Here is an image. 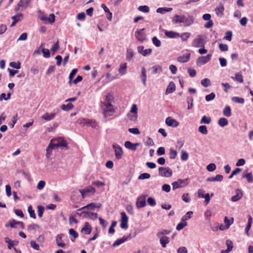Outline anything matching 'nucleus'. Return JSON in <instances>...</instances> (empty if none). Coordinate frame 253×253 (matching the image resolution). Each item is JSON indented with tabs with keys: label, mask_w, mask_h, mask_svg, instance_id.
<instances>
[{
	"label": "nucleus",
	"mask_w": 253,
	"mask_h": 253,
	"mask_svg": "<svg viewBox=\"0 0 253 253\" xmlns=\"http://www.w3.org/2000/svg\"><path fill=\"white\" fill-rule=\"evenodd\" d=\"M30 0H20L18 2V6H21V10L26 8L30 2Z\"/></svg>",
	"instance_id": "72a5a7b5"
},
{
	"label": "nucleus",
	"mask_w": 253,
	"mask_h": 253,
	"mask_svg": "<svg viewBox=\"0 0 253 253\" xmlns=\"http://www.w3.org/2000/svg\"><path fill=\"white\" fill-rule=\"evenodd\" d=\"M242 177L246 178L247 180L249 183H252L253 182V176L252 172L247 173V170L246 171V173H243Z\"/></svg>",
	"instance_id": "2f4dec72"
},
{
	"label": "nucleus",
	"mask_w": 253,
	"mask_h": 253,
	"mask_svg": "<svg viewBox=\"0 0 253 253\" xmlns=\"http://www.w3.org/2000/svg\"><path fill=\"white\" fill-rule=\"evenodd\" d=\"M193 212L192 211H188L182 218L181 221L186 222V220L189 219L191 217V215Z\"/></svg>",
	"instance_id": "c03bdc74"
},
{
	"label": "nucleus",
	"mask_w": 253,
	"mask_h": 253,
	"mask_svg": "<svg viewBox=\"0 0 253 253\" xmlns=\"http://www.w3.org/2000/svg\"><path fill=\"white\" fill-rule=\"evenodd\" d=\"M40 48H41V51L43 53V56L44 57L48 58L50 57V53L49 50L44 48L43 43L40 45Z\"/></svg>",
	"instance_id": "c9c22d12"
},
{
	"label": "nucleus",
	"mask_w": 253,
	"mask_h": 253,
	"mask_svg": "<svg viewBox=\"0 0 253 253\" xmlns=\"http://www.w3.org/2000/svg\"><path fill=\"white\" fill-rule=\"evenodd\" d=\"M151 69L153 70L152 73L153 74H156L162 71V67L160 65L154 66Z\"/></svg>",
	"instance_id": "79ce46f5"
},
{
	"label": "nucleus",
	"mask_w": 253,
	"mask_h": 253,
	"mask_svg": "<svg viewBox=\"0 0 253 253\" xmlns=\"http://www.w3.org/2000/svg\"><path fill=\"white\" fill-rule=\"evenodd\" d=\"M235 195L233 196L231 198V201L233 202H237L240 200L243 197V191L240 189H237L235 190Z\"/></svg>",
	"instance_id": "f3484780"
},
{
	"label": "nucleus",
	"mask_w": 253,
	"mask_h": 253,
	"mask_svg": "<svg viewBox=\"0 0 253 253\" xmlns=\"http://www.w3.org/2000/svg\"><path fill=\"white\" fill-rule=\"evenodd\" d=\"M215 97V94L213 92H211L210 94H208L206 96L205 99L207 101H210L214 99Z\"/></svg>",
	"instance_id": "69168bd1"
},
{
	"label": "nucleus",
	"mask_w": 253,
	"mask_h": 253,
	"mask_svg": "<svg viewBox=\"0 0 253 253\" xmlns=\"http://www.w3.org/2000/svg\"><path fill=\"white\" fill-rule=\"evenodd\" d=\"M95 191H96L95 188L92 186H88L83 189L79 190V192L81 193L83 198H84L86 197V193H91L92 194H94Z\"/></svg>",
	"instance_id": "ddd939ff"
},
{
	"label": "nucleus",
	"mask_w": 253,
	"mask_h": 253,
	"mask_svg": "<svg viewBox=\"0 0 253 253\" xmlns=\"http://www.w3.org/2000/svg\"><path fill=\"white\" fill-rule=\"evenodd\" d=\"M130 113H133L134 114L130 115L129 113L127 115L128 118L131 121H135L137 118V107L136 104H134L132 105L131 110L130 111Z\"/></svg>",
	"instance_id": "9b49d317"
},
{
	"label": "nucleus",
	"mask_w": 253,
	"mask_h": 253,
	"mask_svg": "<svg viewBox=\"0 0 253 253\" xmlns=\"http://www.w3.org/2000/svg\"><path fill=\"white\" fill-rule=\"evenodd\" d=\"M74 107V105L71 103H69L67 104H63L61 106V108L63 111H68L72 109Z\"/></svg>",
	"instance_id": "58836bf2"
},
{
	"label": "nucleus",
	"mask_w": 253,
	"mask_h": 253,
	"mask_svg": "<svg viewBox=\"0 0 253 253\" xmlns=\"http://www.w3.org/2000/svg\"><path fill=\"white\" fill-rule=\"evenodd\" d=\"M172 22L174 24L183 23L184 26L188 27L193 24L194 22V18L192 16L186 17L183 15H175L172 18Z\"/></svg>",
	"instance_id": "7ed1b4c3"
},
{
	"label": "nucleus",
	"mask_w": 253,
	"mask_h": 253,
	"mask_svg": "<svg viewBox=\"0 0 253 253\" xmlns=\"http://www.w3.org/2000/svg\"><path fill=\"white\" fill-rule=\"evenodd\" d=\"M223 179V176L222 175L217 174L215 177H208L206 180L209 182L221 181Z\"/></svg>",
	"instance_id": "bb28decb"
},
{
	"label": "nucleus",
	"mask_w": 253,
	"mask_h": 253,
	"mask_svg": "<svg viewBox=\"0 0 253 253\" xmlns=\"http://www.w3.org/2000/svg\"><path fill=\"white\" fill-rule=\"evenodd\" d=\"M172 171L169 167H160L159 174L163 177H169L172 175Z\"/></svg>",
	"instance_id": "423d86ee"
},
{
	"label": "nucleus",
	"mask_w": 253,
	"mask_h": 253,
	"mask_svg": "<svg viewBox=\"0 0 253 253\" xmlns=\"http://www.w3.org/2000/svg\"><path fill=\"white\" fill-rule=\"evenodd\" d=\"M137 51L138 53L142 54L144 56H146L151 54L152 50L151 48L144 49L143 46H139L137 47Z\"/></svg>",
	"instance_id": "dca6fc26"
},
{
	"label": "nucleus",
	"mask_w": 253,
	"mask_h": 253,
	"mask_svg": "<svg viewBox=\"0 0 253 253\" xmlns=\"http://www.w3.org/2000/svg\"><path fill=\"white\" fill-rule=\"evenodd\" d=\"M201 84L204 87H208L211 85V81L208 78H205L201 81Z\"/></svg>",
	"instance_id": "de8ad7c7"
},
{
	"label": "nucleus",
	"mask_w": 253,
	"mask_h": 253,
	"mask_svg": "<svg viewBox=\"0 0 253 253\" xmlns=\"http://www.w3.org/2000/svg\"><path fill=\"white\" fill-rule=\"evenodd\" d=\"M140 77H141V80L142 81V83H143L144 86H146L147 76H146V71L144 67H142L141 68V74L140 75Z\"/></svg>",
	"instance_id": "c756f323"
},
{
	"label": "nucleus",
	"mask_w": 253,
	"mask_h": 253,
	"mask_svg": "<svg viewBox=\"0 0 253 253\" xmlns=\"http://www.w3.org/2000/svg\"><path fill=\"white\" fill-rule=\"evenodd\" d=\"M204 40L201 35H198L192 42L193 46L199 47L201 46H204Z\"/></svg>",
	"instance_id": "f8f14e48"
},
{
	"label": "nucleus",
	"mask_w": 253,
	"mask_h": 253,
	"mask_svg": "<svg viewBox=\"0 0 253 253\" xmlns=\"http://www.w3.org/2000/svg\"><path fill=\"white\" fill-rule=\"evenodd\" d=\"M127 68V64L124 63L120 64V68L119 69V72L121 75H124L126 73V69Z\"/></svg>",
	"instance_id": "f704fd0d"
},
{
	"label": "nucleus",
	"mask_w": 253,
	"mask_h": 253,
	"mask_svg": "<svg viewBox=\"0 0 253 253\" xmlns=\"http://www.w3.org/2000/svg\"><path fill=\"white\" fill-rule=\"evenodd\" d=\"M211 122V119L210 117H207L204 116L202 117L200 123L201 124H210Z\"/></svg>",
	"instance_id": "09e8293b"
},
{
	"label": "nucleus",
	"mask_w": 253,
	"mask_h": 253,
	"mask_svg": "<svg viewBox=\"0 0 253 253\" xmlns=\"http://www.w3.org/2000/svg\"><path fill=\"white\" fill-rule=\"evenodd\" d=\"M135 38L140 42H143L146 40V35L145 28L137 30L134 33Z\"/></svg>",
	"instance_id": "0eeeda50"
},
{
	"label": "nucleus",
	"mask_w": 253,
	"mask_h": 253,
	"mask_svg": "<svg viewBox=\"0 0 253 253\" xmlns=\"http://www.w3.org/2000/svg\"><path fill=\"white\" fill-rule=\"evenodd\" d=\"M198 131L203 134L206 135L208 131L206 126H200L198 128Z\"/></svg>",
	"instance_id": "a18cd8bd"
},
{
	"label": "nucleus",
	"mask_w": 253,
	"mask_h": 253,
	"mask_svg": "<svg viewBox=\"0 0 253 253\" xmlns=\"http://www.w3.org/2000/svg\"><path fill=\"white\" fill-rule=\"evenodd\" d=\"M138 10L142 12L148 13L149 12L150 8L147 5H141L138 7Z\"/></svg>",
	"instance_id": "49530a36"
},
{
	"label": "nucleus",
	"mask_w": 253,
	"mask_h": 253,
	"mask_svg": "<svg viewBox=\"0 0 253 253\" xmlns=\"http://www.w3.org/2000/svg\"><path fill=\"white\" fill-rule=\"evenodd\" d=\"M252 222V216H251V215H249V218H248V223H247V226L246 227V228H245V234L248 236H249V231L250 230V228L251 227Z\"/></svg>",
	"instance_id": "e433bc0d"
},
{
	"label": "nucleus",
	"mask_w": 253,
	"mask_h": 253,
	"mask_svg": "<svg viewBox=\"0 0 253 253\" xmlns=\"http://www.w3.org/2000/svg\"><path fill=\"white\" fill-rule=\"evenodd\" d=\"M224 8L222 4H220L218 7H217L215 9V13L217 16L219 17H221L223 15Z\"/></svg>",
	"instance_id": "a878e982"
},
{
	"label": "nucleus",
	"mask_w": 253,
	"mask_h": 253,
	"mask_svg": "<svg viewBox=\"0 0 253 253\" xmlns=\"http://www.w3.org/2000/svg\"><path fill=\"white\" fill-rule=\"evenodd\" d=\"M191 34L188 32H185L180 35L179 37L182 39V41H186L190 37Z\"/></svg>",
	"instance_id": "8fccbe9b"
},
{
	"label": "nucleus",
	"mask_w": 253,
	"mask_h": 253,
	"mask_svg": "<svg viewBox=\"0 0 253 253\" xmlns=\"http://www.w3.org/2000/svg\"><path fill=\"white\" fill-rule=\"evenodd\" d=\"M9 226L11 228L14 227L15 225H16L17 224H21V226L22 228L23 229L24 228V224L23 222H22L21 221H16L14 219H12V220H9ZM5 226V227H8L9 225L7 224H6Z\"/></svg>",
	"instance_id": "c85d7f7f"
},
{
	"label": "nucleus",
	"mask_w": 253,
	"mask_h": 253,
	"mask_svg": "<svg viewBox=\"0 0 253 253\" xmlns=\"http://www.w3.org/2000/svg\"><path fill=\"white\" fill-rule=\"evenodd\" d=\"M177 154V153L176 150L173 149L172 148L170 149L169 158L170 159H174L176 158Z\"/></svg>",
	"instance_id": "680f3d73"
},
{
	"label": "nucleus",
	"mask_w": 253,
	"mask_h": 253,
	"mask_svg": "<svg viewBox=\"0 0 253 253\" xmlns=\"http://www.w3.org/2000/svg\"><path fill=\"white\" fill-rule=\"evenodd\" d=\"M139 146V143H132L130 141H127L125 143V146L126 148L132 151H135L137 147Z\"/></svg>",
	"instance_id": "aec40b11"
},
{
	"label": "nucleus",
	"mask_w": 253,
	"mask_h": 253,
	"mask_svg": "<svg viewBox=\"0 0 253 253\" xmlns=\"http://www.w3.org/2000/svg\"><path fill=\"white\" fill-rule=\"evenodd\" d=\"M223 114L225 116L227 117L231 116V113L230 107L226 106L223 109Z\"/></svg>",
	"instance_id": "37998d69"
},
{
	"label": "nucleus",
	"mask_w": 253,
	"mask_h": 253,
	"mask_svg": "<svg viewBox=\"0 0 253 253\" xmlns=\"http://www.w3.org/2000/svg\"><path fill=\"white\" fill-rule=\"evenodd\" d=\"M233 79L239 83H242L243 82V76L240 73H237L235 74V76Z\"/></svg>",
	"instance_id": "5fc2aeb1"
},
{
	"label": "nucleus",
	"mask_w": 253,
	"mask_h": 253,
	"mask_svg": "<svg viewBox=\"0 0 253 253\" xmlns=\"http://www.w3.org/2000/svg\"><path fill=\"white\" fill-rule=\"evenodd\" d=\"M172 10V8L169 7H159L156 10V12L161 14H164L166 12H170Z\"/></svg>",
	"instance_id": "4c0bfd02"
},
{
	"label": "nucleus",
	"mask_w": 253,
	"mask_h": 253,
	"mask_svg": "<svg viewBox=\"0 0 253 253\" xmlns=\"http://www.w3.org/2000/svg\"><path fill=\"white\" fill-rule=\"evenodd\" d=\"M39 228V225L36 223H33L28 226L27 230L29 231L36 230Z\"/></svg>",
	"instance_id": "603ef678"
},
{
	"label": "nucleus",
	"mask_w": 253,
	"mask_h": 253,
	"mask_svg": "<svg viewBox=\"0 0 253 253\" xmlns=\"http://www.w3.org/2000/svg\"><path fill=\"white\" fill-rule=\"evenodd\" d=\"M160 239V242L163 248H166L167 245L169 242V238L167 236L157 237Z\"/></svg>",
	"instance_id": "4be33fe9"
},
{
	"label": "nucleus",
	"mask_w": 253,
	"mask_h": 253,
	"mask_svg": "<svg viewBox=\"0 0 253 253\" xmlns=\"http://www.w3.org/2000/svg\"><path fill=\"white\" fill-rule=\"evenodd\" d=\"M190 57V54L187 53L177 58V61L180 63H185L189 61Z\"/></svg>",
	"instance_id": "b1692460"
},
{
	"label": "nucleus",
	"mask_w": 253,
	"mask_h": 253,
	"mask_svg": "<svg viewBox=\"0 0 253 253\" xmlns=\"http://www.w3.org/2000/svg\"><path fill=\"white\" fill-rule=\"evenodd\" d=\"M165 123L168 126L173 127H176L179 125V123L177 121L170 117H169L166 119Z\"/></svg>",
	"instance_id": "4468645a"
},
{
	"label": "nucleus",
	"mask_w": 253,
	"mask_h": 253,
	"mask_svg": "<svg viewBox=\"0 0 253 253\" xmlns=\"http://www.w3.org/2000/svg\"><path fill=\"white\" fill-rule=\"evenodd\" d=\"M175 90V85L173 82H171L169 83V84L168 85L166 91V94H168L169 93H171L174 91Z\"/></svg>",
	"instance_id": "cd10ccee"
},
{
	"label": "nucleus",
	"mask_w": 253,
	"mask_h": 253,
	"mask_svg": "<svg viewBox=\"0 0 253 253\" xmlns=\"http://www.w3.org/2000/svg\"><path fill=\"white\" fill-rule=\"evenodd\" d=\"M187 225V223L186 222H184V221H182L180 223H179L176 227V229L177 230H180L181 229H182L184 227H185Z\"/></svg>",
	"instance_id": "13d9d810"
},
{
	"label": "nucleus",
	"mask_w": 253,
	"mask_h": 253,
	"mask_svg": "<svg viewBox=\"0 0 253 253\" xmlns=\"http://www.w3.org/2000/svg\"><path fill=\"white\" fill-rule=\"evenodd\" d=\"M55 15L54 14H50L49 17L45 15H43L40 16V19L43 21L45 24H53L55 21Z\"/></svg>",
	"instance_id": "1a4fd4ad"
},
{
	"label": "nucleus",
	"mask_w": 253,
	"mask_h": 253,
	"mask_svg": "<svg viewBox=\"0 0 253 253\" xmlns=\"http://www.w3.org/2000/svg\"><path fill=\"white\" fill-rule=\"evenodd\" d=\"M193 99L192 97H188L187 98V103H188V109H191L192 108L193 104Z\"/></svg>",
	"instance_id": "bf43d9fd"
},
{
	"label": "nucleus",
	"mask_w": 253,
	"mask_h": 253,
	"mask_svg": "<svg viewBox=\"0 0 253 253\" xmlns=\"http://www.w3.org/2000/svg\"><path fill=\"white\" fill-rule=\"evenodd\" d=\"M113 99V95L109 93L105 96L104 100L100 101L99 105L100 111L105 118L113 116L116 112V109L112 103Z\"/></svg>",
	"instance_id": "f257e3e1"
},
{
	"label": "nucleus",
	"mask_w": 253,
	"mask_h": 253,
	"mask_svg": "<svg viewBox=\"0 0 253 253\" xmlns=\"http://www.w3.org/2000/svg\"><path fill=\"white\" fill-rule=\"evenodd\" d=\"M121 223L120 226L123 229H126L128 227L127 225V221H128V217L126 215L125 212H122L121 213Z\"/></svg>",
	"instance_id": "2eb2a0df"
},
{
	"label": "nucleus",
	"mask_w": 253,
	"mask_h": 253,
	"mask_svg": "<svg viewBox=\"0 0 253 253\" xmlns=\"http://www.w3.org/2000/svg\"><path fill=\"white\" fill-rule=\"evenodd\" d=\"M211 54H208L205 56L199 57L196 61V64L198 66H201L208 63L211 59Z\"/></svg>",
	"instance_id": "9d476101"
},
{
	"label": "nucleus",
	"mask_w": 253,
	"mask_h": 253,
	"mask_svg": "<svg viewBox=\"0 0 253 253\" xmlns=\"http://www.w3.org/2000/svg\"><path fill=\"white\" fill-rule=\"evenodd\" d=\"M165 34L166 37L169 38H176L179 37L180 34L178 33L173 31H165Z\"/></svg>",
	"instance_id": "5701e85b"
},
{
	"label": "nucleus",
	"mask_w": 253,
	"mask_h": 253,
	"mask_svg": "<svg viewBox=\"0 0 253 253\" xmlns=\"http://www.w3.org/2000/svg\"><path fill=\"white\" fill-rule=\"evenodd\" d=\"M228 124V120L225 118H221L219 119L218 124L221 127H224Z\"/></svg>",
	"instance_id": "a19ab883"
},
{
	"label": "nucleus",
	"mask_w": 253,
	"mask_h": 253,
	"mask_svg": "<svg viewBox=\"0 0 253 253\" xmlns=\"http://www.w3.org/2000/svg\"><path fill=\"white\" fill-rule=\"evenodd\" d=\"M28 210L30 217L35 219L36 218V216L35 213V211L32 209V206L30 205L28 207Z\"/></svg>",
	"instance_id": "0e129e2a"
},
{
	"label": "nucleus",
	"mask_w": 253,
	"mask_h": 253,
	"mask_svg": "<svg viewBox=\"0 0 253 253\" xmlns=\"http://www.w3.org/2000/svg\"><path fill=\"white\" fill-rule=\"evenodd\" d=\"M232 100L236 103L243 104L245 102V100L243 98L239 97H233L232 98Z\"/></svg>",
	"instance_id": "4d7b16f0"
},
{
	"label": "nucleus",
	"mask_w": 253,
	"mask_h": 253,
	"mask_svg": "<svg viewBox=\"0 0 253 253\" xmlns=\"http://www.w3.org/2000/svg\"><path fill=\"white\" fill-rule=\"evenodd\" d=\"M67 143L65 139L62 137H59L57 139L51 140L50 144L46 148V156L48 158L51 153L52 149L57 148L59 147H67Z\"/></svg>",
	"instance_id": "f03ea898"
},
{
	"label": "nucleus",
	"mask_w": 253,
	"mask_h": 253,
	"mask_svg": "<svg viewBox=\"0 0 253 253\" xmlns=\"http://www.w3.org/2000/svg\"><path fill=\"white\" fill-rule=\"evenodd\" d=\"M170 233V230L166 229H162L157 233V237H163L165 236V235H168Z\"/></svg>",
	"instance_id": "ea45409f"
},
{
	"label": "nucleus",
	"mask_w": 253,
	"mask_h": 253,
	"mask_svg": "<svg viewBox=\"0 0 253 253\" xmlns=\"http://www.w3.org/2000/svg\"><path fill=\"white\" fill-rule=\"evenodd\" d=\"M134 55L133 51L131 49H127L126 55V59L130 60Z\"/></svg>",
	"instance_id": "e2e57ef3"
},
{
	"label": "nucleus",
	"mask_w": 253,
	"mask_h": 253,
	"mask_svg": "<svg viewBox=\"0 0 253 253\" xmlns=\"http://www.w3.org/2000/svg\"><path fill=\"white\" fill-rule=\"evenodd\" d=\"M152 42L153 44L157 47H159L161 46V41L158 39L156 37H154L152 38Z\"/></svg>",
	"instance_id": "338daca9"
},
{
	"label": "nucleus",
	"mask_w": 253,
	"mask_h": 253,
	"mask_svg": "<svg viewBox=\"0 0 253 253\" xmlns=\"http://www.w3.org/2000/svg\"><path fill=\"white\" fill-rule=\"evenodd\" d=\"M188 178L184 179H178L176 181L172 183V189L174 190L176 189L186 186L188 184Z\"/></svg>",
	"instance_id": "20e7f679"
},
{
	"label": "nucleus",
	"mask_w": 253,
	"mask_h": 253,
	"mask_svg": "<svg viewBox=\"0 0 253 253\" xmlns=\"http://www.w3.org/2000/svg\"><path fill=\"white\" fill-rule=\"evenodd\" d=\"M150 177V174L148 173H143L140 174L138 177L139 180L149 179Z\"/></svg>",
	"instance_id": "052dcab7"
},
{
	"label": "nucleus",
	"mask_w": 253,
	"mask_h": 253,
	"mask_svg": "<svg viewBox=\"0 0 253 253\" xmlns=\"http://www.w3.org/2000/svg\"><path fill=\"white\" fill-rule=\"evenodd\" d=\"M9 66L12 68L19 69L21 68V63L20 62H11L9 63Z\"/></svg>",
	"instance_id": "3c124183"
},
{
	"label": "nucleus",
	"mask_w": 253,
	"mask_h": 253,
	"mask_svg": "<svg viewBox=\"0 0 253 253\" xmlns=\"http://www.w3.org/2000/svg\"><path fill=\"white\" fill-rule=\"evenodd\" d=\"M216 169V166L213 163H211L207 167V169L210 172L214 171Z\"/></svg>",
	"instance_id": "774afa93"
},
{
	"label": "nucleus",
	"mask_w": 253,
	"mask_h": 253,
	"mask_svg": "<svg viewBox=\"0 0 253 253\" xmlns=\"http://www.w3.org/2000/svg\"><path fill=\"white\" fill-rule=\"evenodd\" d=\"M112 146L115 150L116 159L118 160L121 159L123 154V151L122 147L117 143H114Z\"/></svg>",
	"instance_id": "6e6552de"
},
{
	"label": "nucleus",
	"mask_w": 253,
	"mask_h": 253,
	"mask_svg": "<svg viewBox=\"0 0 253 253\" xmlns=\"http://www.w3.org/2000/svg\"><path fill=\"white\" fill-rule=\"evenodd\" d=\"M79 123L83 126H90L93 128H96L97 123L95 120L88 119H81L79 120Z\"/></svg>",
	"instance_id": "39448f33"
},
{
	"label": "nucleus",
	"mask_w": 253,
	"mask_h": 253,
	"mask_svg": "<svg viewBox=\"0 0 253 253\" xmlns=\"http://www.w3.org/2000/svg\"><path fill=\"white\" fill-rule=\"evenodd\" d=\"M128 240L127 237L124 236L123 238L117 240L113 244V247H115L116 246H118L121 244L124 243L126 242Z\"/></svg>",
	"instance_id": "473e14b6"
},
{
	"label": "nucleus",
	"mask_w": 253,
	"mask_h": 253,
	"mask_svg": "<svg viewBox=\"0 0 253 253\" xmlns=\"http://www.w3.org/2000/svg\"><path fill=\"white\" fill-rule=\"evenodd\" d=\"M95 209V203H91L77 210L78 211H82L83 210H84L85 209H88L90 210H93Z\"/></svg>",
	"instance_id": "7c9ffc66"
},
{
	"label": "nucleus",
	"mask_w": 253,
	"mask_h": 253,
	"mask_svg": "<svg viewBox=\"0 0 253 253\" xmlns=\"http://www.w3.org/2000/svg\"><path fill=\"white\" fill-rule=\"evenodd\" d=\"M64 237L63 234H59L56 237V243L58 247L64 248L66 244L62 241V238Z\"/></svg>",
	"instance_id": "412c9836"
},
{
	"label": "nucleus",
	"mask_w": 253,
	"mask_h": 253,
	"mask_svg": "<svg viewBox=\"0 0 253 253\" xmlns=\"http://www.w3.org/2000/svg\"><path fill=\"white\" fill-rule=\"evenodd\" d=\"M23 18V15L22 13H18L14 16H13L11 17L13 20L15 21L16 20V21H17V22L21 21Z\"/></svg>",
	"instance_id": "864d4df0"
},
{
	"label": "nucleus",
	"mask_w": 253,
	"mask_h": 253,
	"mask_svg": "<svg viewBox=\"0 0 253 253\" xmlns=\"http://www.w3.org/2000/svg\"><path fill=\"white\" fill-rule=\"evenodd\" d=\"M78 72L77 69H74L72 70L71 73H70L69 78V83L71 84L72 83V81L73 80V78L74 76L76 75L77 72Z\"/></svg>",
	"instance_id": "6e6d98bb"
},
{
	"label": "nucleus",
	"mask_w": 253,
	"mask_h": 253,
	"mask_svg": "<svg viewBox=\"0 0 253 253\" xmlns=\"http://www.w3.org/2000/svg\"><path fill=\"white\" fill-rule=\"evenodd\" d=\"M91 230L92 227L89 223L87 222H85L81 229V232L83 234L88 235L90 234Z\"/></svg>",
	"instance_id": "a211bd4d"
},
{
	"label": "nucleus",
	"mask_w": 253,
	"mask_h": 253,
	"mask_svg": "<svg viewBox=\"0 0 253 253\" xmlns=\"http://www.w3.org/2000/svg\"><path fill=\"white\" fill-rule=\"evenodd\" d=\"M55 115H56V114L55 113H51V114L46 113L42 116V118L43 120H44L47 121H49L53 120L55 118Z\"/></svg>",
	"instance_id": "393cba45"
},
{
	"label": "nucleus",
	"mask_w": 253,
	"mask_h": 253,
	"mask_svg": "<svg viewBox=\"0 0 253 253\" xmlns=\"http://www.w3.org/2000/svg\"><path fill=\"white\" fill-rule=\"evenodd\" d=\"M146 197L142 196L139 197L136 201V206L137 208H141L146 206Z\"/></svg>",
	"instance_id": "6ab92c4d"
}]
</instances>
